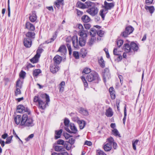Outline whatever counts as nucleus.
Masks as SVG:
<instances>
[{
    "label": "nucleus",
    "mask_w": 155,
    "mask_h": 155,
    "mask_svg": "<svg viewBox=\"0 0 155 155\" xmlns=\"http://www.w3.org/2000/svg\"><path fill=\"white\" fill-rule=\"evenodd\" d=\"M87 31L84 30L79 31V34L81 37L79 38V40L77 36L74 35L73 37L72 42L74 48H78L80 46L83 47L85 45L86 42L85 38L87 36Z\"/></svg>",
    "instance_id": "obj_1"
},
{
    "label": "nucleus",
    "mask_w": 155,
    "mask_h": 155,
    "mask_svg": "<svg viewBox=\"0 0 155 155\" xmlns=\"http://www.w3.org/2000/svg\"><path fill=\"white\" fill-rule=\"evenodd\" d=\"M41 96L42 98H45L46 103L40 99L38 96L35 97L34 102H38L39 107L42 110H44L46 108L47 105H48V103L50 101L49 97L46 94H41Z\"/></svg>",
    "instance_id": "obj_2"
},
{
    "label": "nucleus",
    "mask_w": 155,
    "mask_h": 155,
    "mask_svg": "<svg viewBox=\"0 0 155 155\" xmlns=\"http://www.w3.org/2000/svg\"><path fill=\"white\" fill-rule=\"evenodd\" d=\"M28 114L25 113L23 115L21 124L27 127H32L34 125L32 119Z\"/></svg>",
    "instance_id": "obj_3"
},
{
    "label": "nucleus",
    "mask_w": 155,
    "mask_h": 155,
    "mask_svg": "<svg viewBox=\"0 0 155 155\" xmlns=\"http://www.w3.org/2000/svg\"><path fill=\"white\" fill-rule=\"evenodd\" d=\"M86 78L88 81L90 82L95 80H98L99 79L98 74L95 72H92L88 74Z\"/></svg>",
    "instance_id": "obj_4"
},
{
    "label": "nucleus",
    "mask_w": 155,
    "mask_h": 155,
    "mask_svg": "<svg viewBox=\"0 0 155 155\" xmlns=\"http://www.w3.org/2000/svg\"><path fill=\"white\" fill-rule=\"evenodd\" d=\"M113 140V138L111 137L107 139V143L104 145L103 147L105 151H109L112 149V144Z\"/></svg>",
    "instance_id": "obj_5"
},
{
    "label": "nucleus",
    "mask_w": 155,
    "mask_h": 155,
    "mask_svg": "<svg viewBox=\"0 0 155 155\" xmlns=\"http://www.w3.org/2000/svg\"><path fill=\"white\" fill-rule=\"evenodd\" d=\"M17 111L20 113H23L25 112V113L29 115L30 114L29 110L27 107H25L21 105H19L17 107Z\"/></svg>",
    "instance_id": "obj_6"
},
{
    "label": "nucleus",
    "mask_w": 155,
    "mask_h": 155,
    "mask_svg": "<svg viewBox=\"0 0 155 155\" xmlns=\"http://www.w3.org/2000/svg\"><path fill=\"white\" fill-rule=\"evenodd\" d=\"M42 49H38L37 51V53L35 56L30 59V61L33 63H36L38 62L39 58L40 56V54L41 53Z\"/></svg>",
    "instance_id": "obj_7"
},
{
    "label": "nucleus",
    "mask_w": 155,
    "mask_h": 155,
    "mask_svg": "<svg viewBox=\"0 0 155 155\" xmlns=\"http://www.w3.org/2000/svg\"><path fill=\"white\" fill-rule=\"evenodd\" d=\"M70 127L71 130H70L68 128L66 127L65 128V130L69 133L75 134L77 132V129L75 126L74 124L72 123H70Z\"/></svg>",
    "instance_id": "obj_8"
},
{
    "label": "nucleus",
    "mask_w": 155,
    "mask_h": 155,
    "mask_svg": "<svg viewBox=\"0 0 155 155\" xmlns=\"http://www.w3.org/2000/svg\"><path fill=\"white\" fill-rule=\"evenodd\" d=\"M87 12L91 15L94 16L98 12V10L95 6L92 7L91 8L87 10Z\"/></svg>",
    "instance_id": "obj_9"
},
{
    "label": "nucleus",
    "mask_w": 155,
    "mask_h": 155,
    "mask_svg": "<svg viewBox=\"0 0 155 155\" xmlns=\"http://www.w3.org/2000/svg\"><path fill=\"white\" fill-rule=\"evenodd\" d=\"M58 52L61 53V55H65L67 52V49L66 46L64 45H62L59 47L58 51Z\"/></svg>",
    "instance_id": "obj_10"
},
{
    "label": "nucleus",
    "mask_w": 155,
    "mask_h": 155,
    "mask_svg": "<svg viewBox=\"0 0 155 155\" xmlns=\"http://www.w3.org/2000/svg\"><path fill=\"white\" fill-rule=\"evenodd\" d=\"M114 4L113 2L109 3L106 1L104 2V9L106 10L107 11L108 10L110 9L114 6Z\"/></svg>",
    "instance_id": "obj_11"
},
{
    "label": "nucleus",
    "mask_w": 155,
    "mask_h": 155,
    "mask_svg": "<svg viewBox=\"0 0 155 155\" xmlns=\"http://www.w3.org/2000/svg\"><path fill=\"white\" fill-rule=\"evenodd\" d=\"M102 75L104 80L106 78L108 79L110 77L109 70L108 68H105L104 71L102 73Z\"/></svg>",
    "instance_id": "obj_12"
},
{
    "label": "nucleus",
    "mask_w": 155,
    "mask_h": 155,
    "mask_svg": "<svg viewBox=\"0 0 155 155\" xmlns=\"http://www.w3.org/2000/svg\"><path fill=\"white\" fill-rule=\"evenodd\" d=\"M24 44L26 48H30L31 45L32 41L31 39L25 38L24 40Z\"/></svg>",
    "instance_id": "obj_13"
},
{
    "label": "nucleus",
    "mask_w": 155,
    "mask_h": 155,
    "mask_svg": "<svg viewBox=\"0 0 155 155\" xmlns=\"http://www.w3.org/2000/svg\"><path fill=\"white\" fill-rule=\"evenodd\" d=\"M25 28L29 30L34 31L35 30V26L29 22H26Z\"/></svg>",
    "instance_id": "obj_14"
},
{
    "label": "nucleus",
    "mask_w": 155,
    "mask_h": 155,
    "mask_svg": "<svg viewBox=\"0 0 155 155\" xmlns=\"http://www.w3.org/2000/svg\"><path fill=\"white\" fill-rule=\"evenodd\" d=\"M58 66L55 64L52 65L50 66V70L53 73H55L59 70Z\"/></svg>",
    "instance_id": "obj_15"
},
{
    "label": "nucleus",
    "mask_w": 155,
    "mask_h": 155,
    "mask_svg": "<svg viewBox=\"0 0 155 155\" xmlns=\"http://www.w3.org/2000/svg\"><path fill=\"white\" fill-rule=\"evenodd\" d=\"M62 59V57L58 55H56L53 58L54 63L56 64H59L61 61Z\"/></svg>",
    "instance_id": "obj_16"
},
{
    "label": "nucleus",
    "mask_w": 155,
    "mask_h": 155,
    "mask_svg": "<svg viewBox=\"0 0 155 155\" xmlns=\"http://www.w3.org/2000/svg\"><path fill=\"white\" fill-rule=\"evenodd\" d=\"M106 115L108 117H111L113 115V112L112 109L109 107L108 109L106 110L105 112Z\"/></svg>",
    "instance_id": "obj_17"
},
{
    "label": "nucleus",
    "mask_w": 155,
    "mask_h": 155,
    "mask_svg": "<svg viewBox=\"0 0 155 155\" xmlns=\"http://www.w3.org/2000/svg\"><path fill=\"white\" fill-rule=\"evenodd\" d=\"M29 19L31 22H34L36 20L37 17L35 11L33 12L32 15L30 16Z\"/></svg>",
    "instance_id": "obj_18"
},
{
    "label": "nucleus",
    "mask_w": 155,
    "mask_h": 155,
    "mask_svg": "<svg viewBox=\"0 0 155 155\" xmlns=\"http://www.w3.org/2000/svg\"><path fill=\"white\" fill-rule=\"evenodd\" d=\"M35 34L33 32L28 31L26 34L27 37L30 38L31 39H34L35 38Z\"/></svg>",
    "instance_id": "obj_19"
},
{
    "label": "nucleus",
    "mask_w": 155,
    "mask_h": 155,
    "mask_svg": "<svg viewBox=\"0 0 155 155\" xmlns=\"http://www.w3.org/2000/svg\"><path fill=\"white\" fill-rule=\"evenodd\" d=\"M54 149L55 151L57 152L64 151L65 148L63 146L57 145L54 147Z\"/></svg>",
    "instance_id": "obj_20"
},
{
    "label": "nucleus",
    "mask_w": 155,
    "mask_h": 155,
    "mask_svg": "<svg viewBox=\"0 0 155 155\" xmlns=\"http://www.w3.org/2000/svg\"><path fill=\"white\" fill-rule=\"evenodd\" d=\"M81 20L83 22L87 23L90 21L91 19L87 15H84L82 17Z\"/></svg>",
    "instance_id": "obj_21"
},
{
    "label": "nucleus",
    "mask_w": 155,
    "mask_h": 155,
    "mask_svg": "<svg viewBox=\"0 0 155 155\" xmlns=\"http://www.w3.org/2000/svg\"><path fill=\"white\" fill-rule=\"evenodd\" d=\"M145 8L146 10H148L151 14L153 13L155 10V8L153 6H145Z\"/></svg>",
    "instance_id": "obj_22"
},
{
    "label": "nucleus",
    "mask_w": 155,
    "mask_h": 155,
    "mask_svg": "<svg viewBox=\"0 0 155 155\" xmlns=\"http://www.w3.org/2000/svg\"><path fill=\"white\" fill-rule=\"evenodd\" d=\"M22 118L21 117L20 115H18L14 118V121L15 123L17 124H19L21 123Z\"/></svg>",
    "instance_id": "obj_23"
},
{
    "label": "nucleus",
    "mask_w": 155,
    "mask_h": 155,
    "mask_svg": "<svg viewBox=\"0 0 155 155\" xmlns=\"http://www.w3.org/2000/svg\"><path fill=\"white\" fill-rule=\"evenodd\" d=\"M62 132V130L60 129L59 130H56L55 131V139H57L60 138L61 137V134Z\"/></svg>",
    "instance_id": "obj_24"
},
{
    "label": "nucleus",
    "mask_w": 155,
    "mask_h": 155,
    "mask_svg": "<svg viewBox=\"0 0 155 155\" xmlns=\"http://www.w3.org/2000/svg\"><path fill=\"white\" fill-rule=\"evenodd\" d=\"M85 4L86 8L92 7L95 6L94 4L90 1H87L85 3Z\"/></svg>",
    "instance_id": "obj_25"
},
{
    "label": "nucleus",
    "mask_w": 155,
    "mask_h": 155,
    "mask_svg": "<svg viewBox=\"0 0 155 155\" xmlns=\"http://www.w3.org/2000/svg\"><path fill=\"white\" fill-rule=\"evenodd\" d=\"M77 123L79 125L81 129H82L84 128L85 124V121L83 120H79L78 121Z\"/></svg>",
    "instance_id": "obj_26"
},
{
    "label": "nucleus",
    "mask_w": 155,
    "mask_h": 155,
    "mask_svg": "<svg viewBox=\"0 0 155 155\" xmlns=\"http://www.w3.org/2000/svg\"><path fill=\"white\" fill-rule=\"evenodd\" d=\"M107 11L105 9L101 10L100 12V15L101 17L104 20L105 15V14L107 13Z\"/></svg>",
    "instance_id": "obj_27"
},
{
    "label": "nucleus",
    "mask_w": 155,
    "mask_h": 155,
    "mask_svg": "<svg viewBox=\"0 0 155 155\" xmlns=\"http://www.w3.org/2000/svg\"><path fill=\"white\" fill-rule=\"evenodd\" d=\"M130 46L131 49L134 51H137L138 48L137 45L134 42H131L130 44Z\"/></svg>",
    "instance_id": "obj_28"
},
{
    "label": "nucleus",
    "mask_w": 155,
    "mask_h": 155,
    "mask_svg": "<svg viewBox=\"0 0 155 155\" xmlns=\"http://www.w3.org/2000/svg\"><path fill=\"white\" fill-rule=\"evenodd\" d=\"M124 48L125 49V51L127 52H130L131 49V46H130L129 44H126L124 45Z\"/></svg>",
    "instance_id": "obj_29"
},
{
    "label": "nucleus",
    "mask_w": 155,
    "mask_h": 155,
    "mask_svg": "<svg viewBox=\"0 0 155 155\" xmlns=\"http://www.w3.org/2000/svg\"><path fill=\"white\" fill-rule=\"evenodd\" d=\"M79 112L80 113L84 115L87 116L88 114V113L87 110L82 108H80Z\"/></svg>",
    "instance_id": "obj_30"
},
{
    "label": "nucleus",
    "mask_w": 155,
    "mask_h": 155,
    "mask_svg": "<svg viewBox=\"0 0 155 155\" xmlns=\"http://www.w3.org/2000/svg\"><path fill=\"white\" fill-rule=\"evenodd\" d=\"M98 63L100 65L102 68H104L105 66L104 61L102 57H101L98 60Z\"/></svg>",
    "instance_id": "obj_31"
},
{
    "label": "nucleus",
    "mask_w": 155,
    "mask_h": 155,
    "mask_svg": "<svg viewBox=\"0 0 155 155\" xmlns=\"http://www.w3.org/2000/svg\"><path fill=\"white\" fill-rule=\"evenodd\" d=\"M97 31L94 28H91L90 32V35L91 37H94L96 35V33H97Z\"/></svg>",
    "instance_id": "obj_32"
},
{
    "label": "nucleus",
    "mask_w": 155,
    "mask_h": 155,
    "mask_svg": "<svg viewBox=\"0 0 155 155\" xmlns=\"http://www.w3.org/2000/svg\"><path fill=\"white\" fill-rule=\"evenodd\" d=\"M95 41L96 38L94 37H91L88 42V45L89 46H91Z\"/></svg>",
    "instance_id": "obj_33"
},
{
    "label": "nucleus",
    "mask_w": 155,
    "mask_h": 155,
    "mask_svg": "<svg viewBox=\"0 0 155 155\" xmlns=\"http://www.w3.org/2000/svg\"><path fill=\"white\" fill-rule=\"evenodd\" d=\"M139 141V140L137 139L135 141L133 140L132 141V144L133 149L134 150H136V145L137 144Z\"/></svg>",
    "instance_id": "obj_34"
},
{
    "label": "nucleus",
    "mask_w": 155,
    "mask_h": 155,
    "mask_svg": "<svg viewBox=\"0 0 155 155\" xmlns=\"http://www.w3.org/2000/svg\"><path fill=\"white\" fill-rule=\"evenodd\" d=\"M134 30V28L131 26H128L126 27L125 29L126 31H127L129 34L133 32Z\"/></svg>",
    "instance_id": "obj_35"
},
{
    "label": "nucleus",
    "mask_w": 155,
    "mask_h": 155,
    "mask_svg": "<svg viewBox=\"0 0 155 155\" xmlns=\"http://www.w3.org/2000/svg\"><path fill=\"white\" fill-rule=\"evenodd\" d=\"M40 73H41V71L40 69H35L33 71V75L34 77H37Z\"/></svg>",
    "instance_id": "obj_36"
},
{
    "label": "nucleus",
    "mask_w": 155,
    "mask_h": 155,
    "mask_svg": "<svg viewBox=\"0 0 155 155\" xmlns=\"http://www.w3.org/2000/svg\"><path fill=\"white\" fill-rule=\"evenodd\" d=\"M65 82L62 81L59 84V88H60V91L63 92L64 90V86L65 85Z\"/></svg>",
    "instance_id": "obj_37"
},
{
    "label": "nucleus",
    "mask_w": 155,
    "mask_h": 155,
    "mask_svg": "<svg viewBox=\"0 0 155 155\" xmlns=\"http://www.w3.org/2000/svg\"><path fill=\"white\" fill-rule=\"evenodd\" d=\"M77 6L81 8H86L85 4L81 3L80 2H78L77 4Z\"/></svg>",
    "instance_id": "obj_38"
},
{
    "label": "nucleus",
    "mask_w": 155,
    "mask_h": 155,
    "mask_svg": "<svg viewBox=\"0 0 155 155\" xmlns=\"http://www.w3.org/2000/svg\"><path fill=\"white\" fill-rule=\"evenodd\" d=\"M113 133L114 135L116 136H118L119 137H120V135L119 134V133L117 130L116 129H114L112 130Z\"/></svg>",
    "instance_id": "obj_39"
},
{
    "label": "nucleus",
    "mask_w": 155,
    "mask_h": 155,
    "mask_svg": "<svg viewBox=\"0 0 155 155\" xmlns=\"http://www.w3.org/2000/svg\"><path fill=\"white\" fill-rule=\"evenodd\" d=\"M63 0H57L55 2V5L58 8L60 7V5L61 4Z\"/></svg>",
    "instance_id": "obj_40"
},
{
    "label": "nucleus",
    "mask_w": 155,
    "mask_h": 155,
    "mask_svg": "<svg viewBox=\"0 0 155 155\" xmlns=\"http://www.w3.org/2000/svg\"><path fill=\"white\" fill-rule=\"evenodd\" d=\"M66 46L69 51V55H71L72 53V49L71 45L68 43L66 44Z\"/></svg>",
    "instance_id": "obj_41"
},
{
    "label": "nucleus",
    "mask_w": 155,
    "mask_h": 155,
    "mask_svg": "<svg viewBox=\"0 0 155 155\" xmlns=\"http://www.w3.org/2000/svg\"><path fill=\"white\" fill-rule=\"evenodd\" d=\"M127 111H126V106H125L124 109V117L123 119V123L124 124H125V121L126 119V117L127 116Z\"/></svg>",
    "instance_id": "obj_42"
},
{
    "label": "nucleus",
    "mask_w": 155,
    "mask_h": 155,
    "mask_svg": "<svg viewBox=\"0 0 155 155\" xmlns=\"http://www.w3.org/2000/svg\"><path fill=\"white\" fill-rule=\"evenodd\" d=\"M73 56L76 59H78L79 58V53L78 51H75L73 52Z\"/></svg>",
    "instance_id": "obj_43"
},
{
    "label": "nucleus",
    "mask_w": 155,
    "mask_h": 155,
    "mask_svg": "<svg viewBox=\"0 0 155 155\" xmlns=\"http://www.w3.org/2000/svg\"><path fill=\"white\" fill-rule=\"evenodd\" d=\"M81 79H82L84 84V87H86L87 86L88 84L86 80L85 79V77L84 76H82L81 77Z\"/></svg>",
    "instance_id": "obj_44"
},
{
    "label": "nucleus",
    "mask_w": 155,
    "mask_h": 155,
    "mask_svg": "<svg viewBox=\"0 0 155 155\" xmlns=\"http://www.w3.org/2000/svg\"><path fill=\"white\" fill-rule=\"evenodd\" d=\"M97 34L99 36L102 37L104 35V31L101 30L98 31H97Z\"/></svg>",
    "instance_id": "obj_45"
},
{
    "label": "nucleus",
    "mask_w": 155,
    "mask_h": 155,
    "mask_svg": "<svg viewBox=\"0 0 155 155\" xmlns=\"http://www.w3.org/2000/svg\"><path fill=\"white\" fill-rule=\"evenodd\" d=\"M12 136H11L8 137L6 139V140L5 142V143L6 144H9L11 142V141L12 140Z\"/></svg>",
    "instance_id": "obj_46"
},
{
    "label": "nucleus",
    "mask_w": 155,
    "mask_h": 155,
    "mask_svg": "<svg viewBox=\"0 0 155 155\" xmlns=\"http://www.w3.org/2000/svg\"><path fill=\"white\" fill-rule=\"evenodd\" d=\"M91 72V70L90 68H85L83 71V73H84L86 74L89 73Z\"/></svg>",
    "instance_id": "obj_47"
},
{
    "label": "nucleus",
    "mask_w": 155,
    "mask_h": 155,
    "mask_svg": "<svg viewBox=\"0 0 155 155\" xmlns=\"http://www.w3.org/2000/svg\"><path fill=\"white\" fill-rule=\"evenodd\" d=\"M25 74L26 73L25 72L23 71H21L19 74L20 77V78H24L25 77Z\"/></svg>",
    "instance_id": "obj_48"
},
{
    "label": "nucleus",
    "mask_w": 155,
    "mask_h": 155,
    "mask_svg": "<svg viewBox=\"0 0 155 155\" xmlns=\"http://www.w3.org/2000/svg\"><path fill=\"white\" fill-rule=\"evenodd\" d=\"M56 38V36H53L52 38H51L50 39L46 41V43L47 44H48L52 42Z\"/></svg>",
    "instance_id": "obj_49"
},
{
    "label": "nucleus",
    "mask_w": 155,
    "mask_h": 155,
    "mask_svg": "<svg viewBox=\"0 0 155 155\" xmlns=\"http://www.w3.org/2000/svg\"><path fill=\"white\" fill-rule=\"evenodd\" d=\"M129 35V34L128 33L127 31H126L125 30V31L121 33V35L124 37H127Z\"/></svg>",
    "instance_id": "obj_50"
},
{
    "label": "nucleus",
    "mask_w": 155,
    "mask_h": 155,
    "mask_svg": "<svg viewBox=\"0 0 155 155\" xmlns=\"http://www.w3.org/2000/svg\"><path fill=\"white\" fill-rule=\"evenodd\" d=\"M75 139L74 138L70 137L68 140V142L71 144L72 145L74 143Z\"/></svg>",
    "instance_id": "obj_51"
},
{
    "label": "nucleus",
    "mask_w": 155,
    "mask_h": 155,
    "mask_svg": "<svg viewBox=\"0 0 155 155\" xmlns=\"http://www.w3.org/2000/svg\"><path fill=\"white\" fill-rule=\"evenodd\" d=\"M123 41L121 40H118L117 41V45L119 47H120L123 44Z\"/></svg>",
    "instance_id": "obj_52"
},
{
    "label": "nucleus",
    "mask_w": 155,
    "mask_h": 155,
    "mask_svg": "<svg viewBox=\"0 0 155 155\" xmlns=\"http://www.w3.org/2000/svg\"><path fill=\"white\" fill-rule=\"evenodd\" d=\"M20 80H18L16 82V88H21V84H20Z\"/></svg>",
    "instance_id": "obj_53"
},
{
    "label": "nucleus",
    "mask_w": 155,
    "mask_h": 155,
    "mask_svg": "<svg viewBox=\"0 0 155 155\" xmlns=\"http://www.w3.org/2000/svg\"><path fill=\"white\" fill-rule=\"evenodd\" d=\"M13 134L14 135V136L17 138L21 142V143H23V142L21 140V139L19 138L18 137V136L17 135L16 133L15 132V130H13Z\"/></svg>",
    "instance_id": "obj_54"
},
{
    "label": "nucleus",
    "mask_w": 155,
    "mask_h": 155,
    "mask_svg": "<svg viewBox=\"0 0 155 155\" xmlns=\"http://www.w3.org/2000/svg\"><path fill=\"white\" fill-rule=\"evenodd\" d=\"M64 125L68 127L69 126V120L67 119H65L64 121Z\"/></svg>",
    "instance_id": "obj_55"
},
{
    "label": "nucleus",
    "mask_w": 155,
    "mask_h": 155,
    "mask_svg": "<svg viewBox=\"0 0 155 155\" xmlns=\"http://www.w3.org/2000/svg\"><path fill=\"white\" fill-rule=\"evenodd\" d=\"M21 94V91L20 89V88H17L16 91H15V95L17 96Z\"/></svg>",
    "instance_id": "obj_56"
},
{
    "label": "nucleus",
    "mask_w": 155,
    "mask_h": 155,
    "mask_svg": "<svg viewBox=\"0 0 155 155\" xmlns=\"http://www.w3.org/2000/svg\"><path fill=\"white\" fill-rule=\"evenodd\" d=\"M34 137V134H31L29 135L28 137L25 139V140L26 141H28L30 140L32 138Z\"/></svg>",
    "instance_id": "obj_57"
},
{
    "label": "nucleus",
    "mask_w": 155,
    "mask_h": 155,
    "mask_svg": "<svg viewBox=\"0 0 155 155\" xmlns=\"http://www.w3.org/2000/svg\"><path fill=\"white\" fill-rule=\"evenodd\" d=\"M97 155H106L102 151L98 150L97 152Z\"/></svg>",
    "instance_id": "obj_58"
},
{
    "label": "nucleus",
    "mask_w": 155,
    "mask_h": 155,
    "mask_svg": "<svg viewBox=\"0 0 155 155\" xmlns=\"http://www.w3.org/2000/svg\"><path fill=\"white\" fill-rule=\"evenodd\" d=\"M85 28L87 29H89L91 27V25L89 24H85L84 25Z\"/></svg>",
    "instance_id": "obj_59"
},
{
    "label": "nucleus",
    "mask_w": 155,
    "mask_h": 155,
    "mask_svg": "<svg viewBox=\"0 0 155 155\" xmlns=\"http://www.w3.org/2000/svg\"><path fill=\"white\" fill-rule=\"evenodd\" d=\"M117 48H115L113 51V53L114 55H119V52L117 51Z\"/></svg>",
    "instance_id": "obj_60"
},
{
    "label": "nucleus",
    "mask_w": 155,
    "mask_h": 155,
    "mask_svg": "<svg viewBox=\"0 0 155 155\" xmlns=\"http://www.w3.org/2000/svg\"><path fill=\"white\" fill-rule=\"evenodd\" d=\"M78 28L79 29H80V30L79 31H81L82 30H84V28L83 25L81 24H79L78 25Z\"/></svg>",
    "instance_id": "obj_61"
},
{
    "label": "nucleus",
    "mask_w": 155,
    "mask_h": 155,
    "mask_svg": "<svg viewBox=\"0 0 155 155\" xmlns=\"http://www.w3.org/2000/svg\"><path fill=\"white\" fill-rule=\"evenodd\" d=\"M64 141L61 140H59L57 141V144H58L63 145Z\"/></svg>",
    "instance_id": "obj_62"
},
{
    "label": "nucleus",
    "mask_w": 155,
    "mask_h": 155,
    "mask_svg": "<svg viewBox=\"0 0 155 155\" xmlns=\"http://www.w3.org/2000/svg\"><path fill=\"white\" fill-rule=\"evenodd\" d=\"M84 144L89 146H91L92 144V143L90 141H86L84 143Z\"/></svg>",
    "instance_id": "obj_63"
},
{
    "label": "nucleus",
    "mask_w": 155,
    "mask_h": 155,
    "mask_svg": "<svg viewBox=\"0 0 155 155\" xmlns=\"http://www.w3.org/2000/svg\"><path fill=\"white\" fill-rule=\"evenodd\" d=\"M58 155H68V153L67 152H63L58 153Z\"/></svg>",
    "instance_id": "obj_64"
}]
</instances>
